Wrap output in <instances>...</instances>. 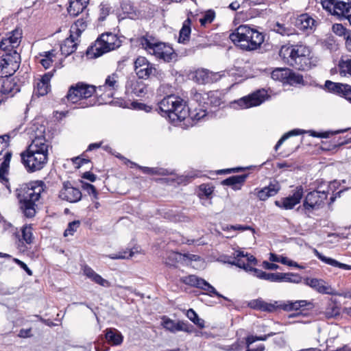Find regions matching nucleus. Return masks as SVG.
<instances>
[{
    "label": "nucleus",
    "instance_id": "f8f14e48",
    "mask_svg": "<svg viewBox=\"0 0 351 351\" xmlns=\"http://www.w3.org/2000/svg\"><path fill=\"white\" fill-rule=\"evenodd\" d=\"M21 38V32L18 29L8 33L0 42V49L3 53L16 51L15 49L19 47Z\"/></svg>",
    "mask_w": 351,
    "mask_h": 351
},
{
    "label": "nucleus",
    "instance_id": "5701e85b",
    "mask_svg": "<svg viewBox=\"0 0 351 351\" xmlns=\"http://www.w3.org/2000/svg\"><path fill=\"white\" fill-rule=\"evenodd\" d=\"M280 189V186L278 182H271L267 186L257 191L256 195L261 201H265L270 197L276 195Z\"/></svg>",
    "mask_w": 351,
    "mask_h": 351
},
{
    "label": "nucleus",
    "instance_id": "412c9836",
    "mask_svg": "<svg viewBox=\"0 0 351 351\" xmlns=\"http://www.w3.org/2000/svg\"><path fill=\"white\" fill-rule=\"evenodd\" d=\"M125 88L127 92H130L136 97H143L147 91L146 84L136 79L128 80Z\"/></svg>",
    "mask_w": 351,
    "mask_h": 351
},
{
    "label": "nucleus",
    "instance_id": "ddd939ff",
    "mask_svg": "<svg viewBox=\"0 0 351 351\" xmlns=\"http://www.w3.org/2000/svg\"><path fill=\"white\" fill-rule=\"evenodd\" d=\"M267 95L265 90H258L247 97H243L236 101L235 104L241 109L257 106L265 101Z\"/></svg>",
    "mask_w": 351,
    "mask_h": 351
},
{
    "label": "nucleus",
    "instance_id": "09e8293b",
    "mask_svg": "<svg viewBox=\"0 0 351 351\" xmlns=\"http://www.w3.org/2000/svg\"><path fill=\"white\" fill-rule=\"evenodd\" d=\"M304 132H305L304 130H299V129H294V130H292L288 132L287 133L285 134L280 138V140L277 142L276 145H275V147H274L275 150L277 151L278 149V148L281 146V145L283 143V142L285 140H287L288 138L293 136L302 134Z\"/></svg>",
    "mask_w": 351,
    "mask_h": 351
},
{
    "label": "nucleus",
    "instance_id": "a19ab883",
    "mask_svg": "<svg viewBox=\"0 0 351 351\" xmlns=\"http://www.w3.org/2000/svg\"><path fill=\"white\" fill-rule=\"evenodd\" d=\"M288 72L289 69L277 68L271 72V77L274 80L286 83Z\"/></svg>",
    "mask_w": 351,
    "mask_h": 351
},
{
    "label": "nucleus",
    "instance_id": "338daca9",
    "mask_svg": "<svg viewBox=\"0 0 351 351\" xmlns=\"http://www.w3.org/2000/svg\"><path fill=\"white\" fill-rule=\"evenodd\" d=\"M14 261L18 265H19L22 269H23L27 272V274L29 276H32V270L27 267V265L24 262H23V261H20L19 259H17V258H14Z\"/></svg>",
    "mask_w": 351,
    "mask_h": 351
},
{
    "label": "nucleus",
    "instance_id": "1a4fd4ad",
    "mask_svg": "<svg viewBox=\"0 0 351 351\" xmlns=\"http://www.w3.org/2000/svg\"><path fill=\"white\" fill-rule=\"evenodd\" d=\"M328 191L314 190L308 192L304 199L302 209L308 215L313 210L324 207L325 200L328 197Z\"/></svg>",
    "mask_w": 351,
    "mask_h": 351
},
{
    "label": "nucleus",
    "instance_id": "6e6d98bb",
    "mask_svg": "<svg viewBox=\"0 0 351 351\" xmlns=\"http://www.w3.org/2000/svg\"><path fill=\"white\" fill-rule=\"evenodd\" d=\"M215 17L214 11L210 10L205 12L203 17L199 19V23L202 26H205L208 23H211Z\"/></svg>",
    "mask_w": 351,
    "mask_h": 351
},
{
    "label": "nucleus",
    "instance_id": "052dcab7",
    "mask_svg": "<svg viewBox=\"0 0 351 351\" xmlns=\"http://www.w3.org/2000/svg\"><path fill=\"white\" fill-rule=\"evenodd\" d=\"M82 188L86 191L90 195H93V201H94V199H98V193L95 187L93 184L86 182H82Z\"/></svg>",
    "mask_w": 351,
    "mask_h": 351
},
{
    "label": "nucleus",
    "instance_id": "a18cd8bd",
    "mask_svg": "<svg viewBox=\"0 0 351 351\" xmlns=\"http://www.w3.org/2000/svg\"><path fill=\"white\" fill-rule=\"evenodd\" d=\"M204 279L198 278L195 275H189L187 276L182 277L181 278V282L193 287H196L199 288L202 285V282H203Z\"/></svg>",
    "mask_w": 351,
    "mask_h": 351
},
{
    "label": "nucleus",
    "instance_id": "2f4dec72",
    "mask_svg": "<svg viewBox=\"0 0 351 351\" xmlns=\"http://www.w3.org/2000/svg\"><path fill=\"white\" fill-rule=\"evenodd\" d=\"M248 174L237 175L225 179L222 183L224 185L231 186L234 190H239L245 182Z\"/></svg>",
    "mask_w": 351,
    "mask_h": 351
},
{
    "label": "nucleus",
    "instance_id": "9d476101",
    "mask_svg": "<svg viewBox=\"0 0 351 351\" xmlns=\"http://www.w3.org/2000/svg\"><path fill=\"white\" fill-rule=\"evenodd\" d=\"M321 3L331 14L345 16L351 25V0H322Z\"/></svg>",
    "mask_w": 351,
    "mask_h": 351
},
{
    "label": "nucleus",
    "instance_id": "0e129e2a",
    "mask_svg": "<svg viewBox=\"0 0 351 351\" xmlns=\"http://www.w3.org/2000/svg\"><path fill=\"white\" fill-rule=\"evenodd\" d=\"M230 228L233 230H239V231L251 230L253 234L255 233V230L253 228H252L250 226H246V225H240V224L231 225Z\"/></svg>",
    "mask_w": 351,
    "mask_h": 351
},
{
    "label": "nucleus",
    "instance_id": "393cba45",
    "mask_svg": "<svg viewBox=\"0 0 351 351\" xmlns=\"http://www.w3.org/2000/svg\"><path fill=\"white\" fill-rule=\"evenodd\" d=\"M217 73L210 72V71L202 69H197L195 73L194 78L195 81L200 84L213 83L217 80Z\"/></svg>",
    "mask_w": 351,
    "mask_h": 351
},
{
    "label": "nucleus",
    "instance_id": "c03bdc74",
    "mask_svg": "<svg viewBox=\"0 0 351 351\" xmlns=\"http://www.w3.org/2000/svg\"><path fill=\"white\" fill-rule=\"evenodd\" d=\"M281 282H291L299 284L302 282V277L298 274L292 272L281 273Z\"/></svg>",
    "mask_w": 351,
    "mask_h": 351
},
{
    "label": "nucleus",
    "instance_id": "39448f33",
    "mask_svg": "<svg viewBox=\"0 0 351 351\" xmlns=\"http://www.w3.org/2000/svg\"><path fill=\"white\" fill-rule=\"evenodd\" d=\"M139 42L142 47L150 55L154 56L156 59L162 60L165 62L176 60L177 53L168 44L158 41L156 38L146 34L140 38Z\"/></svg>",
    "mask_w": 351,
    "mask_h": 351
},
{
    "label": "nucleus",
    "instance_id": "bb28decb",
    "mask_svg": "<svg viewBox=\"0 0 351 351\" xmlns=\"http://www.w3.org/2000/svg\"><path fill=\"white\" fill-rule=\"evenodd\" d=\"M77 38L74 34H70L69 37L66 38L60 46V51L62 55L66 57L74 53L77 47Z\"/></svg>",
    "mask_w": 351,
    "mask_h": 351
},
{
    "label": "nucleus",
    "instance_id": "58836bf2",
    "mask_svg": "<svg viewBox=\"0 0 351 351\" xmlns=\"http://www.w3.org/2000/svg\"><path fill=\"white\" fill-rule=\"evenodd\" d=\"M286 83L289 84L291 86L298 85V84H304L303 76L300 74L293 72L291 69H289Z\"/></svg>",
    "mask_w": 351,
    "mask_h": 351
},
{
    "label": "nucleus",
    "instance_id": "3c124183",
    "mask_svg": "<svg viewBox=\"0 0 351 351\" xmlns=\"http://www.w3.org/2000/svg\"><path fill=\"white\" fill-rule=\"evenodd\" d=\"M278 309H280L278 301H275L274 303H268L263 300L261 311L272 313L276 311Z\"/></svg>",
    "mask_w": 351,
    "mask_h": 351
},
{
    "label": "nucleus",
    "instance_id": "9b49d317",
    "mask_svg": "<svg viewBox=\"0 0 351 351\" xmlns=\"http://www.w3.org/2000/svg\"><path fill=\"white\" fill-rule=\"evenodd\" d=\"M134 71L139 79H148L152 76H161L162 71L156 68L145 57L139 56L134 61Z\"/></svg>",
    "mask_w": 351,
    "mask_h": 351
},
{
    "label": "nucleus",
    "instance_id": "a878e982",
    "mask_svg": "<svg viewBox=\"0 0 351 351\" xmlns=\"http://www.w3.org/2000/svg\"><path fill=\"white\" fill-rule=\"evenodd\" d=\"M271 29L282 36H291L297 34L295 29L289 23L276 22L272 25Z\"/></svg>",
    "mask_w": 351,
    "mask_h": 351
},
{
    "label": "nucleus",
    "instance_id": "aec40b11",
    "mask_svg": "<svg viewBox=\"0 0 351 351\" xmlns=\"http://www.w3.org/2000/svg\"><path fill=\"white\" fill-rule=\"evenodd\" d=\"M310 49L304 45H295L291 47H282L280 51V55L282 53L289 54V58H291L290 63H294L296 60L299 58L302 57L306 53H309Z\"/></svg>",
    "mask_w": 351,
    "mask_h": 351
},
{
    "label": "nucleus",
    "instance_id": "de8ad7c7",
    "mask_svg": "<svg viewBox=\"0 0 351 351\" xmlns=\"http://www.w3.org/2000/svg\"><path fill=\"white\" fill-rule=\"evenodd\" d=\"M187 317L193 322L195 325H197L199 328H204V320L199 318L196 313V312L193 310L192 308H190L187 311L186 313Z\"/></svg>",
    "mask_w": 351,
    "mask_h": 351
},
{
    "label": "nucleus",
    "instance_id": "4c0bfd02",
    "mask_svg": "<svg viewBox=\"0 0 351 351\" xmlns=\"http://www.w3.org/2000/svg\"><path fill=\"white\" fill-rule=\"evenodd\" d=\"M340 75L351 77V58H342L339 62Z\"/></svg>",
    "mask_w": 351,
    "mask_h": 351
},
{
    "label": "nucleus",
    "instance_id": "6e6552de",
    "mask_svg": "<svg viewBox=\"0 0 351 351\" xmlns=\"http://www.w3.org/2000/svg\"><path fill=\"white\" fill-rule=\"evenodd\" d=\"M21 56L17 51L2 53L0 57V77L12 75L19 68Z\"/></svg>",
    "mask_w": 351,
    "mask_h": 351
},
{
    "label": "nucleus",
    "instance_id": "c85d7f7f",
    "mask_svg": "<svg viewBox=\"0 0 351 351\" xmlns=\"http://www.w3.org/2000/svg\"><path fill=\"white\" fill-rule=\"evenodd\" d=\"M313 253L322 262L324 263L331 265L335 267H338L342 269L345 270H350L351 269V265L341 263L339 261H337L335 259H333L332 258L326 257V256L323 255L322 253H320L317 250L313 249Z\"/></svg>",
    "mask_w": 351,
    "mask_h": 351
},
{
    "label": "nucleus",
    "instance_id": "c756f323",
    "mask_svg": "<svg viewBox=\"0 0 351 351\" xmlns=\"http://www.w3.org/2000/svg\"><path fill=\"white\" fill-rule=\"evenodd\" d=\"M88 0H71L67 11L71 16H76L86 8Z\"/></svg>",
    "mask_w": 351,
    "mask_h": 351
},
{
    "label": "nucleus",
    "instance_id": "8fccbe9b",
    "mask_svg": "<svg viewBox=\"0 0 351 351\" xmlns=\"http://www.w3.org/2000/svg\"><path fill=\"white\" fill-rule=\"evenodd\" d=\"M99 21H104L111 12L112 8L109 3L102 2L99 6Z\"/></svg>",
    "mask_w": 351,
    "mask_h": 351
},
{
    "label": "nucleus",
    "instance_id": "79ce46f5",
    "mask_svg": "<svg viewBox=\"0 0 351 351\" xmlns=\"http://www.w3.org/2000/svg\"><path fill=\"white\" fill-rule=\"evenodd\" d=\"M269 261L274 263H280L283 265H286L288 266H293L295 267H299V265L297 263L293 262V261L289 260L287 257L285 256H278L275 254L270 253L269 254Z\"/></svg>",
    "mask_w": 351,
    "mask_h": 351
},
{
    "label": "nucleus",
    "instance_id": "f257e3e1",
    "mask_svg": "<svg viewBox=\"0 0 351 351\" xmlns=\"http://www.w3.org/2000/svg\"><path fill=\"white\" fill-rule=\"evenodd\" d=\"M32 137L31 144L27 149L21 153V160L27 172L32 173L44 168L48 160L49 149L51 142L45 135V127L36 125L32 128Z\"/></svg>",
    "mask_w": 351,
    "mask_h": 351
},
{
    "label": "nucleus",
    "instance_id": "423d86ee",
    "mask_svg": "<svg viewBox=\"0 0 351 351\" xmlns=\"http://www.w3.org/2000/svg\"><path fill=\"white\" fill-rule=\"evenodd\" d=\"M121 45V41L116 34L105 32L101 34L88 48L86 54L90 58H96L119 48Z\"/></svg>",
    "mask_w": 351,
    "mask_h": 351
},
{
    "label": "nucleus",
    "instance_id": "774afa93",
    "mask_svg": "<svg viewBox=\"0 0 351 351\" xmlns=\"http://www.w3.org/2000/svg\"><path fill=\"white\" fill-rule=\"evenodd\" d=\"M263 267L265 269L268 270H276L279 268V265L277 264H275L274 263H269L268 261H263Z\"/></svg>",
    "mask_w": 351,
    "mask_h": 351
},
{
    "label": "nucleus",
    "instance_id": "a211bd4d",
    "mask_svg": "<svg viewBox=\"0 0 351 351\" xmlns=\"http://www.w3.org/2000/svg\"><path fill=\"white\" fill-rule=\"evenodd\" d=\"M279 307L285 311H298L301 308L308 310L313 308V304L307 300L279 301Z\"/></svg>",
    "mask_w": 351,
    "mask_h": 351
},
{
    "label": "nucleus",
    "instance_id": "13d9d810",
    "mask_svg": "<svg viewBox=\"0 0 351 351\" xmlns=\"http://www.w3.org/2000/svg\"><path fill=\"white\" fill-rule=\"evenodd\" d=\"M80 221L78 220H75L70 222L64 230V236L67 237L69 235H73L74 232H75L77 228L80 227Z\"/></svg>",
    "mask_w": 351,
    "mask_h": 351
},
{
    "label": "nucleus",
    "instance_id": "4468645a",
    "mask_svg": "<svg viewBox=\"0 0 351 351\" xmlns=\"http://www.w3.org/2000/svg\"><path fill=\"white\" fill-rule=\"evenodd\" d=\"M304 189L302 186H298L294 190L293 194L289 197L282 198L275 202V204L282 209L291 210L300 202L303 197Z\"/></svg>",
    "mask_w": 351,
    "mask_h": 351
},
{
    "label": "nucleus",
    "instance_id": "603ef678",
    "mask_svg": "<svg viewBox=\"0 0 351 351\" xmlns=\"http://www.w3.org/2000/svg\"><path fill=\"white\" fill-rule=\"evenodd\" d=\"M49 90V85L38 81L34 88V93L38 96H44L47 94Z\"/></svg>",
    "mask_w": 351,
    "mask_h": 351
},
{
    "label": "nucleus",
    "instance_id": "dca6fc26",
    "mask_svg": "<svg viewBox=\"0 0 351 351\" xmlns=\"http://www.w3.org/2000/svg\"><path fill=\"white\" fill-rule=\"evenodd\" d=\"M306 285L321 294L334 295V290L331 286L323 279L306 278L304 280Z\"/></svg>",
    "mask_w": 351,
    "mask_h": 351
},
{
    "label": "nucleus",
    "instance_id": "5fc2aeb1",
    "mask_svg": "<svg viewBox=\"0 0 351 351\" xmlns=\"http://www.w3.org/2000/svg\"><path fill=\"white\" fill-rule=\"evenodd\" d=\"M134 254V252L132 250H123L118 253L112 254L108 256L111 259H125L132 257Z\"/></svg>",
    "mask_w": 351,
    "mask_h": 351
},
{
    "label": "nucleus",
    "instance_id": "f704fd0d",
    "mask_svg": "<svg viewBox=\"0 0 351 351\" xmlns=\"http://www.w3.org/2000/svg\"><path fill=\"white\" fill-rule=\"evenodd\" d=\"M191 20L189 18L186 19L184 21L182 27L180 31V36L178 38L179 43H184L186 41L189 40L191 32Z\"/></svg>",
    "mask_w": 351,
    "mask_h": 351
},
{
    "label": "nucleus",
    "instance_id": "864d4df0",
    "mask_svg": "<svg viewBox=\"0 0 351 351\" xmlns=\"http://www.w3.org/2000/svg\"><path fill=\"white\" fill-rule=\"evenodd\" d=\"M276 334V332H271L268 333L267 335H265L263 336H253V335L248 336L246 338L247 346V347L250 346L251 344H252L253 343H254L256 341H266L269 337H272V336L275 335Z\"/></svg>",
    "mask_w": 351,
    "mask_h": 351
},
{
    "label": "nucleus",
    "instance_id": "e2e57ef3",
    "mask_svg": "<svg viewBox=\"0 0 351 351\" xmlns=\"http://www.w3.org/2000/svg\"><path fill=\"white\" fill-rule=\"evenodd\" d=\"M176 324H177V322H175L174 321H173L170 319H168L164 321L163 326L167 330H168L172 332H176Z\"/></svg>",
    "mask_w": 351,
    "mask_h": 351
},
{
    "label": "nucleus",
    "instance_id": "20e7f679",
    "mask_svg": "<svg viewBox=\"0 0 351 351\" xmlns=\"http://www.w3.org/2000/svg\"><path fill=\"white\" fill-rule=\"evenodd\" d=\"M156 111L167 117L172 122L182 121L189 115L186 101L178 96L170 95L164 97L158 104Z\"/></svg>",
    "mask_w": 351,
    "mask_h": 351
},
{
    "label": "nucleus",
    "instance_id": "473e14b6",
    "mask_svg": "<svg viewBox=\"0 0 351 351\" xmlns=\"http://www.w3.org/2000/svg\"><path fill=\"white\" fill-rule=\"evenodd\" d=\"M129 162L131 163L132 167H137L138 169L142 170V171L144 173H146V174L167 176L170 173L167 169H165L163 168L142 167V166L138 165L135 162H133L131 161H129Z\"/></svg>",
    "mask_w": 351,
    "mask_h": 351
},
{
    "label": "nucleus",
    "instance_id": "e433bc0d",
    "mask_svg": "<svg viewBox=\"0 0 351 351\" xmlns=\"http://www.w3.org/2000/svg\"><path fill=\"white\" fill-rule=\"evenodd\" d=\"M258 273V278L272 282H281V273H267L263 271H256Z\"/></svg>",
    "mask_w": 351,
    "mask_h": 351
},
{
    "label": "nucleus",
    "instance_id": "4be33fe9",
    "mask_svg": "<svg viewBox=\"0 0 351 351\" xmlns=\"http://www.w3.org/2000/svg\"><path fill=\"white\" fill-rule=\"evenodd\" d=\"M316 64L317 60L311 56V51H309V53H306L302 57L297 59L294 63H291L296 69L302 71L309 70L313 66H315Z\"/></svg>",
    "mask_w": 351,
    "mask_h": 351
},
{
    "label": "nucleus",
    "instance_id": "f3484780",
    "mask_svg": "<svg viewBox=\"0 0 351 351\" xmlns=\"http://www.w3.org/2000/svg\"><path fill=\"white\" fill-rule=\"evenodd\" d=\"M294 25L299 30L309 34L315 29L317 21L309 14H302L295 19Z\"/></svg>",
    "mask_w": 351,
    "mask_h": 351
},
{
    "label": "nucleus",
    "instance_id": "cd10ccee",
    "mask_svg": "<svg viewBox=\"0 0 351 351\" xmlns=\"http://www.w3.org/2000/svg\"><path fill=\"white\" fill-rule=\"evenodd\" d=\"M105 339L111 346H119L123 341V336L117 329L107 328L105 331Z\"/></svg>",
    "mask_w": 351,
    "mask_h": 351
},
{
    "label": "nucleus",
    "instance_id": "f03ea898",
    "mask_svg": "<svg viewBox=\"0 0 351 351\" xmlns=\"http://www.w3.org/2000/svg\"><path fill=\"white\" fill-rule=\"evenodd\" d=\"M45 189L46 185L42 180L31 182L20 188L18 193L20 207L27 217L31 218L35 215L36 202L40 199Z\"/></svg>",
    "mask_w": 351,
    "mask_h": 351
},
{
    "label": "nucleus",
    "instance_id": "ea45409f",
    "mask_svg": "<svg viewBox=\"0 0 351 351\" xmlns=\"http://www.w3.org/2000/svg\"><path fill=\"white\" fill-rule=\"evenodd\" d=\"M231 264L242 268L247 272H252L254 276L258 278L259 274L257 273L256 271L261 270L250 266L249 263H245L242 259L234 260L231 263Z\"/></svg>",
    "mask_w": 351,
    "mask_h": 351
},
{
    "label": "nucleus",
    "instance_id": "69168bd1",
    "mask_svg": "<svg viewBox=\"0 0 351 351\" xmlns=\"http://www.w3.org/2000/svg\"><path fill=\"white\" fill-rule=\"evenodd\" d=\"M263 304V299L258 298L252 300L249 302L248 306L253 309L261 311V305Z\"/></svg>",
    "mask_w": 351,
    "mask_h": 351
},
{
    "label": "nucleus",
    "instance_id": "49530a36",
    "mask_svg": "<svg viewBox=\"0 0 351 351\" xmlns=\"http://www.w3.org/2000/svg\"><path fill=\"white\" fill-rule=\"evenodd\" d=\"M53 52H54V51L51 50V51H45L43 53V54H42V53L40 54V56L41 57H43V58H41L40 60V63L43 65V66L44 68L48 69L51 66V64L53 62L52 58H53V57L55 56Z\"/></svg>",
    "mask_w": 351,
    "mask_h": 351
},
{
    "label": "nucleus",
    "instance_id": "2eb2a0df",
    "mask_svg": "<svg viewBox=\"0 0 351 351\" xmlns=\"http://www.w3.org/2000/svg\"><path fill=\"white\" fill-rule=\"evenodd\" d=\"M59 197L62 200L75 203L81 199L82 193L79 189L73 187L69 182H65L59 193Z\"/></svg>",
    "mask_w": 351,
    "mask_h": 351
},
{
    "label": "nucleus",
    "instance_id": "72a5a7b5",
    "mask_svg": "<svg viewBox=\"0 0 351 351\" xmlns=\"http://www.w3.org/2000/svg\"><path fill=\"white\" fill-rule=\"evenodd\" d=\"M11 156L12 153L10 151H6V152L4 153L3 156L1 158V159H3V161L0 165V180L4 181L5 183H7L8 180L5 177V175L8 172Z\"/></svg>",
    "mask_w": 351,
    "mask_h": 351
},
{
    "label": "nucleus",
    "instance_id": "680f3d73",
    "mask_svg": "<svg viewBox=\"0 0 351 351\" xmlns=\"http://www.w3.org/2000/svg\"><path fill=\"white\" fill-rule=\"evenodd\" d=\"M332 31L337 35L341 36H346L347 34V29L343 27L342 24L336 23L332 25Z\"/></svg>",
    "mask_w": 351,
    "mask_h": 351
},
{
    "label": "nucleus",
    "instance_id": "7c9ffc66",
    "mask_svg": "<svg viewBox=\"0 0 351 351\" xmlns=\"http://www.w3.org/2000/svg\"><path fill=\"white\" fill-rule=\"evenodd\" d=\"M83 271L84 275L95 283L104 287H109L110 286V282L107 280L103 278L100 275L97 274L91 267L86 265L84 266Z\"/></svg>",
    "mask_w": 351,
    "mask_h": 351
},
{
    "label": "nucleus",
    "instance_id": "bf43d9fd",
    "mask_svg": "<svg viewBox=\"0 0 351 351\" xmlns=\"http://www.w3.org/2000/svg\"><path fill=\"white\" fill-rule=\"evenodd\" d=\"M176 332L184 331L188 333L193 332V326L188 322H178L176 324Z\"/></svg>",
    "mask_w": 351,
    "mask_h": 351
},
{
    "label": "nucleus",
    "instance_id": "4d7b16f0",
    "mask_svg": "<svg viewBox=\"0 0 351 351\" xmlns=\"http://www.w3.org/2000/svg\"><path fill=\"white\" fill-rule=\"evenodd\" d=\"M21 232L23 239L28 244L32 243L34 238L31 226H23Z\"/></svg>",
    "mask_w": 351,
    "mask_h": 351
},
{
    "label": "nucleus",
    "instance_id": "7ed1b4c3",
    "mask_svg": "<svg viewBox=\"0 0 351 351\" xmlns=\"http://www.w3.org/2000/svg\"><path fill=\"white\" fill-rule=\"evenodd\" d=\"M230 39L241 49L245 51L256 50L264 42L263 33L248 25L239 26L229 36Z\"/></svg>",
    "mask_w": 351,
    "mask_h": 351
},
{
    "label": "nucleus",
    "instance_id": "6ab92c4d",
    "mask_svg": "<svg viewBox=\"0 0 351 351\" xmlns=\"http://www.w3.org/2000/svg\"><path fill=\"white\" fill-rule=\"evenodd\" d=\"M119 80L120 75L117 71L109 75L106 77L104 85L97 86V92H99V96H101L105 90H108L110 91L117 90L119 88Z\"/></svg>",
    "mask_w": 351,
    "mask_h": 351
},
{
    "label": "nucleus",
    "instance_id": "b1692460",
    "mask_svg": "<svg viewBox=\"0 0 351 351\" xmlns=\"http://www.w3.org/2000/svg\"><path fill=\"white\" fill-rule=\"evenodd\" d=\"M325 87L330 92L339 95L346 96L351 93V86L347 84L337 83L327 80L325 82Z\"/></svg>",
    "mask_w": 351,
    "mask_h": 351
},
{
    "label": "nucleus",
    "instance_id": "0eeeda50",
    "mask_svg": "<svg viewBox=\"0 0 351 351\" xmlns=\"http://www.w3.org/2000/svg\"><path fill=\"white\" fill-rule=\"evenodd\" d=\"M94 94L99 96L97 86L80 82L69 88L66 98L68 102L77 104L91 97Z\"/></svg>",
    "mask_w": 351,
    "mask_h": 351
},
{
    "label": "nucleus",
    "instance_id": "c9c22d12",
    "mask_svg": "<svg viewBox=\"0 0 351 351\" xmlns=\"http://www.w3.org/2000/svg\"><path fill=\"white\" fill-rule=\"evenodd\" d=\"M86 27V23L82 19L77 20L70 29V34H74L75 38H79Z\"/></svg>",
    "mask_w": 351,
    "mask_h": 351
},
{
    "label": "nucleus",
    "instance_id": "37998d69",
    "mask_svg": "<svg viewBox=\"0 0 351 351\" xmlns=\"http://www.w3.org/2000/svg\"><path fill=\"white\" fill-rule=\"evenodd\" d=\"M199 289L205 291L206 293L209 295H215L218 298H222L225 300L230 301V300L228 298L222 295L219 292H217L215 287L210 285L205 280H204L203 282H202V285L200 286Z\"/></svg>",
    "mask_w": 351,
    "mask_h": 351
}]
</instances>
